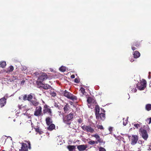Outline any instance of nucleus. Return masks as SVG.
<instances>
[{
    "instance_id": "nucleus-1",
    "label": "nucleus",
    "mask_w": 151,
    "mask_h": 151,
    "mask_svg": "<svg viewBox=\"0 0 151 151\" xmlns=\"http://www.w3.org/2000/svg\"><path fill=\"white\" fill-rule=\"evenodd\" d=\"M87 101L88 103V106L89 108H91L92 109L94 105L95 106V115L96 118L99 119L100 108L99 106L97 105L95 99H93V97H89L87 100Z\"/></svg>"
},
{
    "instance_id": "nucleus-2",
    "label": "nucleus",
    "mask_w": 151,
    "mask_h": 151,
    "mask_svg": "<svg viewBox=\"0 0 151 151\" xmlns=\"http://www.w3.org/2000/svg\"><path fill=\"white\" fill-rule=\"evenodd\" d=\"M19 99L20 100L23 99L24 101L26 100L29 101H31L30 104L33 105L34 106H37L39 104L35 97H33L32 95H23V96L22 95L21 96L19 97Z\"/></svg>"
},
{
    "instance_id": "nucleus-3",
    "label": "nucleus",
    "mask_w": 151,
    "mask_h": 151,
    "mask_svg": "<svg viewBox=\"0 0 151 151\" xmlns=\"http://www.w3.org/2000/svg\"><path fill=\"white\" fill-rule=\"evenodd\" d=\"M146 81L144 79H142V81L137 84V88L140 90H143L146 87Z\"/></svg>"
},
{
    "instance_id": "nucleus-4",
    "label": "nucleus",
    "mask_w": 151,
    "mask_h": 151,
    "mask_svg": "<svg viewBox=\"0 0 151 151\" xmlns=\"http://www.w3.org/2000/svg\"><path fill=\"white\" fill-rule=\"evenodd\" d=\"M48 78V76L45 73H43L38 78L39 80L40 81L37 84V86H39L40 83H42V82L46 80Z\"/></svg>"
},
{
    "instance_id": "nucleus-5",
    "label": "nucleus",
    "mask_w": 151,
    "mask_h": 151,
    "mask_svg": "<svg viewBox=\"0 0 151 151\" xmlns=\"http://www.w3.org/2000/svg\"><path fill=\"white\" fill-rule=\"evenodd\" d=\"M42 108L41 106H39L37 107L34 112V115L37 116L42 115Z\"/></svg>"
},
{
    "instance_id": "nucleus-6",
    "label": "nucleus",
    "mask_w": 151,
    "mask_h": 151,
    "mask_svg": "<svg viewBox=\"0 0 151 151\" xmlns=\"http://www.w3.org/2000/svg\"><path fill=\"white\" fill-rule=\"evenodd\" d=\"M82 129L85 131L90 133H93L94 131V129L90 126L84 125L82 127Z\"/></svg>"
},
{
    "instance_id": "nucleus-7",
    "label": "nucleus",
    "mask_w": 151,
    "mask_h": 151,
    "mask_svg": "<svg viewBox=\"0 0 151 151\" xmlns=\"http://www.w3.org/2000/svg\"><path fill=\"white\" fill-rule=\"evenodd\" d=\"M129 139L131 140V144L132 145H134L137 143L138 140V138L137 135H132V137H129Z\"/></svg>"
},
{
    "instance_id": "nucleus-8",
    "label": "nucleus",
    "mask_w": 151,
    "mask_h": 151,
    "mask_svg": "<svg viewBox=\"0 0 151 151\" xmlns=\"http://www.w3.org/2000/svg\"><path fill=\"white\" fill-rule=\"evenodd\" d=\"M139 131L141 133L143 138L145 140H146L148 137L147 131L146 130L141 128L139 130Z\"/></svg>"
},
{
    "instance_id": "nucleus-9",
    "label": "nucleus",
    "mask_w": 151,
    "mask_h": 151,
    "mask_svg": "<svg viewBox=\"0 0 151 151\" xmlns=\"http://www.w3.org/2000/svg\"><path fill=\"white\" fill-rule=\"evenodd\" d=\"M73 113H70L67 115L65 118H63V121L64 122H65L69 121L73 118Z\"/></svg>"
},
{
    "instance_id": "nucleus-10",
    "label": "nucleus",
    "mask_w": 151,
    "mask_h": 151,
    "mask_svg": "<svg viewBox=\"0 0 151 151\" xmlns=\"http://www.w3.org/2000/svg\"><path fill=\"white\" fill-rule=\"evenodd\" d=\"M88 147L87 145H78L77 148L79 151H83L85 150H87L86 149Z\"/></svg>"
},
{
    "instance_id": "nucleus-11",
    "label": "nucleus",
    "mask_w": 151,
    "mask_h": 151,
    "mask_svg": "<svg viewBox=\"0 0 151 151\" xmlns=\"http://www.w3.org/2000/svg\"><path fill=\"white\" fill-rule=\"evenodd\" d=\"M40 87H42L43 89L48 90L51 88V86L47 84H44L42 83H40L39 86Z\"/></svg>"
},
{
    "instance_id": "nucleus-12",
    "label": "nucleus",
    "mask_w": 151,
    "mask_h": 151,
    "mask_svg": "<svg viewBox=\"0 0 151 151\" xmlns=\"http://www.w3.org/2000/svg\"><path fill=\"white\" fill-rule=\"evenodd\" d=\"M22 146L21 149L19 150L20 151H27L28 150V145L26 143H22Z\"/></svg>"
},
{
    "instance_id": "nucleus-13",
    "label": "nucleus",
    "mask_w": 151,
    "mask_h": 151,
    "mask_svg": "<svg viewBox=\"0 0 151 151\" xmlns=\"http://www.w3.org/2000/svg\"><path fill=\"white\" fill-rule=\"evenodd\" d=\"M6 99L3 97L0 99V106L1 107L4 106L6 104Z\"/></svg>"
},
{
    "instance_id": "nucleus-14",
    "label": "nucleus",
    "mask_w": 151,
    "mask_h": 151,
    "mask_svg": "<svg viewBox=\"0 0 151 151\" xmlns=\"http://www.w3.org/2000/svg\"><path fill=\"white\" fill-rule=\"evenodd\" d=\"M44 113H48L49 115H51V110L49 108L47 105L44 106Z\"/></svg>"
},
{
    "instance_id": "nucleus-15",
    "label": "nucleus",
    "mask_w": 151,
    "mask_h": 151,
    "mask_svg": "<svg viewBox=\"0 0 151 151\" xmlns=\"http://www.w3.org/2000/svg\"><path fill=\"white\" fill-rule=\"evenodd\" d=\"M93 137H95L96 139L97 140L98 142L101 143L102 142V140L100 138L99 135L97 134H95L92 136Z\"/></svg>"
},
{
    "instance_id": "nucleus-16",
    "label": "nucleus",
    "mask_w": 151,
    "mask_h": 151,
    "mask_svg": "<svg viewBox=\"0 0 151 151\" xmlns=\"http://www.w3.org/2000/svg\"><path fill=\"white\" fill-rule=\"evenodd\" d=\"M14 69V68L13 66L12 65H11L6 70H5V72L6 73H9L13 71Z\"/></svg>"
},
{
    "instance_id": "nucleus-17",
    "label": "nucleus",
    "mask_w": 151,
    "mask_h": 151,
    "mask_svg": "<svg viewBox=\"0 0 151 151\" xmlns=\"http://www.w3.org/2000/svg\"><path fill=\"white\" fill-rule=\"evenodd\" d=\"M133 55L134 58H137L140 56V53L137 51H135L133 52Z\"/></svg>"
},
{
    "instance_id": "nucleus-18",
    "label": "nucleus",
    "mask_w": 151,
    "mask_h": 151,
    "mask_svg": "<svg viewBox=\"0 0 151 151\" xmlns=\"http://www.w3.org/2000/svg\"><path fill=\"white\" fill-rule=\"evenodd\" d=\"M66 96L73 100L77 99V97L75 96H73V95H66Z\"/></svg>"
},
{
    "instance_id": "nucleus-19",
    "label": "nucleus",
    "mask_w": 151,
    "mask_h": 151,
    "mask_svg": "<svg viewBox=\"0 0 151 151\" xmlns=\"http://www.w3.org/2000/svg\"><path fill=\"white\" fill-rule=\"evenodd\" d=\"M47 92L50 94H56V93L54 92V90L51 87L50 89L48 90Z\"/></svg>"
},
{
    "instance_id": "nucleus-20",
    "label": "nucleus",
    "mask_w": 151,
    "mask_h": 151,
    "mask_svg": "<svg viewBox=\"0 0 151 151\" xmlns=\"http://www.w3.org/2000/svg\"><path fill=\"white\" fill-rule=\"evenodd\" d=\"M46 123L48 125L51 124L52 123L51 119L49 117L46 119Z\"/></svg>"
},
{
    "instance_id": "nucleus-21",
    "label": "nucleus",
    "mask_w": 151,
    "mask_h": 151,
    "mask_svg": "<svg viewBox=\"0 0 151 151\" xmlns=\"http://www.w3.org/2000/svg\"><path fill=\"white\" fill-rule=\"evenodd\" d=\"M145 109L147 111H149L151 110V104H148L146 105Z\"/></svg>"
},
{
    "instance_id": "nucleus-22",
    "label": "nucleus",
    "mask_w": 151,
    "mask_h": 151,
    "mask_svg": "<svg viewBox=\"0 0 151 151\" xmlns=\"http://www.w3.org/2000/svg\"><path fill=\"white\" fill-rule=\"evenodd\" d=\"M48 127V129L49 130L51 131L54 129L55 128V125L53 124H51L49 125Z\"/></svg>"
},
{
    "instance_id": "nucleus-23",
    "label": "nucleus",
    "mask_w": 151,
    "mask_h": 151,
    "mask_svg": "<svg viewBox=\"0 0 151 151\" xmlns=\"http://www.w3.org/2000/svg\"><path fill=\"white\" fill-rule=\"evenodd\" d=\"M67 148L70 151H73L75 148V147L74 146L69 145L67 147Z\"/></svg>"
},
{
    "instance_id": "nucleus-24",
    "label": "nucleus",
    "mask_w": 151,
    "mask_h": 151,
    "mask_svg": "<svg viewBox=\"0 0 151 151\" xmlns=\"http://www.w3.org/2000/svg\"><path fill=\"white\" fill-rule=\"evenodd\" d=\"M0 65L1 67H2V68H4L6 65V62H1L0 63Z\"/></svg>"
},
{
    "instance_id": "nucleus-25",
    "label": "nucleus",
    "mask_w": 151,
    "mask_h": 151,
    "mask_svg": "<svg viewBox=\"0 0 151 151\" xmlns=\"http://www.w3.org/2000/svg\"><path fill=\"white\" fill-rule=\"evenodd\" d=\"M100 118L101 120H104L105 119V115L104 113H99V118Z\"/></svg>"
},
{
    "instance_id": "nucleus-26",
    "label": "nucleus",
    "mask_w": 151,
    "mask_h": 151,
    "mask_svg": "<svg viewBox=\"0 0 151 151\" xmlns=\"http://www.w3.org/2000/svg\"><path fill=\"white\" fill-rule=\"evenodd\" d=\"M69 106L68 104H66L64 107V110L65 112H67L69 109Z\"/></svg>"
},
{
    "instance_id": "nucleus-27",
    "label": "nucleus",
    "mask_w": 151,
    "mask_h": 151,
    "mask_svg": "<svg viewBox=\"0 0 151 151\" xmlns=\"http://www.w3.org/2000/svg\"><path fill=\"white\" fill-rule=\"evenodd\" d=\"M133 46H135L136 47H138L140 45L139 42L137 41L134 42L133 43Z\"/></svg>"
},
{
    "instance_id": "nucleus-28",
    "label": "nucleus",
    "mask_w": 151,
    "mask_h": 151,
    "mask_svg": "<svg viewBox=\"0 0 151 151\" xmlns=\"http://www.w3.org/2000/svg\"><path fill=\"white\" fill-rule=\"evenodd\" d=\"M59 70L61 71L64 72L65 71L66 68L65 67L62 66L60 68Z\"/></svg>"
},
{
    "instance_id": "nucleus-29",
    "label": "nucleus",
    "mask_w": 151,
    "mask_h": 151,
    "mask_svg": "<svg viewBox=\"0 0 151 151\" xmlns=\"http://www.w3.org/2000/svg\"><path fill=\"white\" fill-rule=\"evenodd\" d=\"M35 131L37 132H38L40 134H41L42 133V132L40 128L38 127L37 128H35Z\"/></svg>"
},
{
    "instance_id": "nucleus-30",
    "label": "nucleus",
    "mask_w": 151,
    "mask_h": 151,
    "mask_svg": "<svg viewBox=\"0 0 151 151\" xmlns=\"http://www.w3.org/2000/svg\"><path fill=\"white\" fill-rule=\"evenodd\" d=\"M88 143L89 144L91 145H93L95 143L97 144L98 142H95V141L91 140L90 141H89L88 142Z\"/></svg>"
},
{
    "instance_id": "nucleus-31",
    "label": "nucleus",
    "mask_w": 151,
    "mask_h": 151,
    "mask_svg": "<svg viewBox=\"0 0 151 151\" xmlns=\"http://www.w3.org/2000/svg\"><path fill=\"white\" fill-rule=\"evenodd\" d=\"M85 89L83 87H81L80 90V91H81V92L83 94H84L85 92Z\"/></svg>"
},
{
    "instance_id": "nucleus-32",
    "label": "nucleus",
    "mask_w": 151,
    "mask_h": 151,
    "mask_svg": "<svg viewBox=\"0 0 151 151\" xmlns=\"http://www.w3.org/2000/svg\"><path fill=\"white\" fill-rule=\"evenodd\" d=\"M146 122L148 124H150L151 123V117L149 118H148L146 120Z\"/></svg>"
},
{
    "instance_id": "nucleus-33",
    "label": "nucleus",
    "mask_w": 151,
    "mask_h": 151,
    "mask_svg": "<svg viewBox=\"0 0 151 151\" xmlns=\"http://www.w3.org/2000/svg\"><path fill=\"white\" fill-rule=\"evenodd\" d=\"M134 126L137 129H138L140 127V124H134Z\"/></svg>"
},
{
    "instance_id": "nucleus-34",
    "label": "nucleus",
    "mask_w": 151,
    "mask_h": 151,
    "mask_svg": "<svg viewBox=\"0 0 151 151\" xmlns=\"http://www.w3.org/2000/svg\"><path fill=\"white\" fill-rule=\"evenodd\" d=\"M99 151H106V150L104 148L102 147H100L99 148Z\"/></svg>"
},
{
    "instance_id": "nucleus-35",
    "label": "nucleus",
    "mask_w": 151,
    "mask_h": 151,
    "mask_svg": "<svg viewBox=\"0 0 151 151\" xmlns=\"http://www.w3.org/2000/svg\"><path fill=\"white\" fill-rule=\"evenodd\" d=\"M97 127L98 129H103V127L102 125H97Z\"/></svg>"
},
{
    "instance_id": "nucleus-36",
    "label": "nucleus",
    "mask_w": 151,
    "mask_h": 151,
    "mask_svg": "<svg viewBox=\"0 0 151 151\" xmlns=\"http://www.w3.org/2000/svg\"><path fill=\"white\" fill-rule=\"evenodd\" d=\"M74 82L76 83H79L80 82V81L78 79L76 78L74 80Z\"/></svg>"
},
{
    "instance_id": "nucleus-37",
    "label": "nucleus",
    "mask_w": 151,
    "mask_h": 151,
    "mask_svg": "<svg viewBox=\"0 0 151 151\" xmlns=\"http://www.w3.org/2000/svg\"><path fill=\"white\" fill-rule=\"evenodd\" d=\"M64 94H66V95H68V94H72L71 93H69V92H68L66 90H65L64 91Z\"/></svg>"
},
{
    "instance_id": "nucleus-38",
    "label": "nucleus",
    "mask_w": 151,
    "mask_h": 151,
    "mask_svg": "<svg viewBox=\"0 0 151 151\" xmlns=\"http://www.w3.org/2000/svg\"><path fill=\"white\" fill-rule=\"evenodd\" d=\"M127 124V119H126L125 120H124L123 122V124L124 126L126 125Z\"/></svg>"
},
{
    "instance_id": "nucleus-39",
    "label": "nucleus",
    "mask_w": 151,
    "mask_h": 151,
    "mask_svg": "<svg viewBox=\"0 0 151 151\" xmlns=\"http://www.w3.org/2000/svg\"><path fill=\"white\" fill-rule=\"evenodd\" d=\"M132 49L133 50H134L136 49V48L133 45L132 47Z\"/></svg>"
},
{
    "instance_id": "nucleus-40",
    "label": "nucleus",
    "mask_w": 151,
    "mask_h": 151,
    "mask_svg": "<svg viewBox=\"0 0 151 151\" xmlns=\"http://www.w3.org/2000/svg\"><path fill=\"white\" fill-rule=\"evenodd\" d=\"M17 79H18V77L17 76H13V79L14 80H17Z\"/></svg>"
},
{
    "instance_id": "nucleus-41",
    "label": "nucleus",
    "mask_w": 151,
    "mask_h": 151,
    "mask_svg": "<svg viewBox=\"0 0 151 151\" xmlns=\"http://www.w3.org/2000/svg\"><path fill=\"white\" fill-rule=\"evenodd\" d=\"M25 82V81L24 80H22L21 82V85H23L24 84Z\"/></svg>"
},
{
    "instance_id": "nucleus-42",
    "label": "nucleus",
    "mask_w": 151,
    "mask_h": 151,
    "mask_svg": "<svg viewBox=\"0 0 151 151\" xmlns=\"http://www.w3.org/2000/svg\"><path fill=\"white\" fill-rule=\"evenodd\" d=\"M137 91V90L136 88H133L132 90V91L134 92H136Z\"/></svg>"
},
{
    "instance_id": "nucleus-43",
    "label": "nucleus",
    "mask_w": 151,
    "mask_h": 151,
    "mask_svg": "<svg viewBox=\"0 0 151 151\" xmlns=\"http://www.w3.org/2000/svg\"><path fill=\"white\" fill-rule=\"evenodd\" d=\"M109 130L110 132H111L112 131V127H110L109 128Z\"/></svg>"
},
{
    "instance_id": "nucleus-44",
    "label": "nucleus",
    "mask_w": 151,
    "mask_h": 151,
    "mask_svg": "<svg viewBox=\"0 0 151 151\" xmlns=\"http://www.w3.org/2000/svg\"><path fill=\"white\" fill-rule=\"evenodd\" d=\"M27 143L28 145H29L28 148L29 149H31V146H30V144L29 142H27Z\"/></svg>"
},
{
    "instance_id": "nucleus-45",
    "label": "nucleus",
    "mask_w": 151,
    "mask_h": 151,
    "mask_svg": "<svg viewBox=\"0 0 151 151\" xmlns=\"http://www.w3.org/2000/svg\"><path fill=\"white\" fill-rule=\"evenodd\" d=\"M75 76L74 75H71V78H75Z\"/></svg>"
},
{
    "instance_id": "nucleus-46",
    "label": "nucleus",
    "mask_w": 151,
    "mask_h": 151,
    "mask_svg": "<svg viewBox=\"0 0 151 151\" xmlns=\"http://www.w3.org/2000/svg\"><path fill=\"white\" fill-rule=\"evenodd\" d=\"M22 105H18L19 108L20 109H21L22 108Z\"/></svg>"
},
{
    "instance_id": "nucleus-47",
    "label": "nucleus",
    "mask_w": 151,
    "mask_h": 151,
    "mask_svg": "<svg viewBox=\"0 0 151 151\" xmlns=\"http://www.w3.org/2000/svg\"><path fill=\"white\" fill-rule=\"evenodd\" d=\"M130 61H131V62H133V61H134V60L132 58L131 59V60H130Z\"/></svg>"
},
{
    "instance_id": "nucleus-48",
    "label": "nucleus",
    "mask_w": 151,
    "mask_h": 151,
    "mask_svg": "<svg viewBox=\"0 0 151 151\" xmlns=\"http://www.w3.org/2000/svg\"><path fill=\"white\" fill-rule=\"evenodd\" d=\"M138 150L137 151H140L141 150V149L139 148H138Z\"/></svg>"
},
{
    "instance_id": "nucleus-49",
    "label": "nucleus",
    "mask_w": 151,
    "mask_h": 151,
    "mask_svg": "<svg viewBox=\"0 0 151 151\" xmlns=\"http://www.w3.org/2000/svg\"><path fill=\"white\" fill-rule=\"evenodd\" d=\"M124 149L125 150H126L127 148H126L125 146L124 147Z\"/></svg>"
},
{
    "instance_id": "nucleus-50",
    "label": "nucleus",
    "mask_w": 151,
    "mask_h": 151,
    "mask_svg": "<svg viewBox=\"0 0 151 151\" xmlns=\"http://www.w3.org/2000/svg\"><path fill=\"white\" fill-rule=\"evenodd\" d=\"M42 102H43V103H44V101H43L42 100Z\"/></svg>"
},
{
    "instance_id": "nucleus-51",
    "label": "nucleus",
    "mask_w": 151,
    "mask_h": 151,
    "mask_svg": "<svg viewBox=\"0 0 151 151\" xmlns=\"http://www.w3.org/2000/svg\"><path fill=\"white\" fill-rule=\"evenodd\" d=\"M114 136L116 138V136H115V135H114Z\"/></svg>"
},
{
    "instance_id": "nucleus-52",
    "label": "nucleus",
    "mask_w": 151,
    "mask_h": 151,
    "mask_svg": "<svg viewBox=\"0 0 151 151\" xmlns=\"http://www.w3.org/2000/svg\"><path fill=\"white\" fill-rule=\"evenodd\" d=\"M129 98L128 99H129L130 98V97L129 96Z\"/></svg>"
},
{
    "instance_id": "nucleus-53",
    "label": "nucleus",
    "mask_w": 151,
    "mask_h": 151,
    "mask_svg": "<svg viewBox=\"0 0 151 151\" xmlns=\"http://www.w3.org/2000/svg\"><path fill=\"white\" fill-rule=\"evenodd\" d=\"M15 119L14 120V121H15Z\"/></svg>"
}]
</instances>
